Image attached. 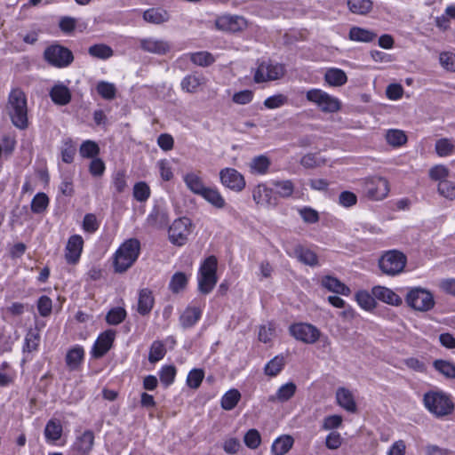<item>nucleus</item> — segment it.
Listing matches in <instances>:
<instances>
[{"label": "nucleus", "instance_id": "obj_1", "mask_svg": "<svg viewBox=\"0 0 455 455\" xmlns=\"http://www.w3.org/2000/svg\"><path fill=\"white\" fill-rule=\"evenodd\" d=\"M5 111L13 126L20 130H25L28 127L27 97L21 89L13 88L10 92Z\"/></svg>", "mask_w": 455, "mask_h": 455}, {"label": "nucleus", "instance_id": "obj_2", "mask_svg": "<svg viewBox=\"0 0 455 455\" xmlns=\"http://www.w3.org/2000/svg\"><path fill=\"white\" fill-rule=\"evenodd\" d=\"M422 401L425 408L437 419H444L451 415L455 410L451 396L442 390H430L425 393Z\"/></svg>", "mask_w": 455, "mask_h": 455}, {"label": "nucleus", "instance_id": "obj_3", "mask_svg": "<svg viewBox=\"0 0 455 455\" xmlns=\"http://www.w3.org/2000/svg\"><path fill=\"white\" fill-rule=\"evenodd\" d=\"M140 242L137 238L125 240L114 255V269L116 273L126 272L138 259Z\"/></svg>", "mask_w": 455, "mask_h": 455}, {"label": "nucleus", "instance_id": "obj_4", "mask_svg": "<svg viewBox=\"0 0 455 455\" xmlns=\"http://www.w3.org/2000/svg\"><path fill=\"white\" fill-rule=\"evenodd\" d=\"M306 99L315 104L320 111L326 114L337 113L341 109L340 100L321 89H310L306 92Z\"/></svg>", "mask_w": 455, "mask_h": 455}, {"label": "nucleus", "instance_id": "obj_5", "mask_svg": "<svg viewBox=\"0 0 455 455\" xmlns=\"http://www.w3.org/2000/svg\"><path fill=\"white\" fill-rule=\"evenodd\" d=\"M217 265L218 261L214 256L208 257L201 265L198 275V290L201 293L208 294L215 287L218 281Z\"/></svg>", "mask_w": 455, "mask_h": 455}, {"label": "nucleus", "instance_id": "obj_6", "mask_svg": "<svg viewBox=\"0 0 455 455\" xmlns=\"http://www.w3.org/2000/svg\"><path fill=\"white\" fill-rule=\"evenodd\" d=\"M407 262L406 256L396 250L387 251L379 260V267L387 275H395L403 271Z\"/></svg>", "mask_w": 455, "mask_h": 455}, {"label": "nucleus", "instance_id": "obj_7", "mask_svg": "<svg viewBox=\"0 0 455 455\" xmlns=\"http://www.w3.org/2000/svg\"><path fill=\"white\" fill-rule=\"evenodd\" d=\"M285 74L283 64L274 63L271 60H264L258 64L254 73V82L257 84L278 80Z\"/></svg>", "mask_w": 455, "mask_h": 455}, {"label": "nucleus", "instance_id": "obj_8", "mask_svg": "<svg viewBox=\"0 0 455 455\" xmlns=\"http://www.w3.org/2000/svg\"><path fill=\"white\" fill-rule=\"evenodd\" d=\"M44 60L56 68H66L74 60L72 52L60 44H52L44 52Z\"/></svg>", "mask_w": 455, "mask_h": 455}, {"label": "nucleus", "instance_id": "obj_9", "mask_svg": "<svg viewBox=\"0 0 455 455\" xmlns=\"http://www.w3.org/2000/svg\"><path fill=\"white\" fill-rule=\"evenodd\" d=\"M406 302L411 307L419 311H428L435 305L432 293L419 287L413 288L408 292Z\"/></svg>", "mask_w": 455, "mask_h": 455}, {"label": "nucleus", "instance_id": "obj_10", "mask_svg": "<svg viewBox=\"0 0 455 455\" xmlns=\"http://www.w3.org/2000/svg\"><path fill=\"white\" fill-rule=\"evenodd\" d=\"M190 233L191 220L188 218H180L169 228V239L173 244L181 246L186 243Z\"/></svg>", "mask_w": 455, "mask_h": 455}, {"label": "nucleus", "instance_id": "obj_11", "mask_svg": "<svg viewBox=\"0 0 455 455\" xmlns=\"http://www.w3.org/2000/svg\"><path fill=\"white\" fill-rule=\"evenodd\" d=\"M248 26L246 19L240 15L224 14L219 16L215 20V27L225 32H240Z\"/></svg>", "mask_w": 455, "mask_h": 455}, {"label": "nucleus", "instance_id": "obj_12", "mask_svg": "<svg viewBox=\"0 0 455 455\" xmlns=\"http://www.w3.org/2000/svg\"><path fill=\"white\" fill-rule=\"evenodd\" d=\"M290 333L296 339L307 344H314L320 337V331L309 323H294L290 326Z\"/></svg>", "mask_w": 455, "mask_h": 455}, {"label": "nucleus", "instance_id": "obj_13", "mask_svg": "<svg viewBox=\"0 0 455 455\" xmlns=\"http://www.w3.org/2000/svg\"><path fill=\"white\" fill-rule=\"evenodd\" d=\"M389 192V185L387 179L382 177H372L365 181V193L373 200L384 199Z\"/></svg>", "mask_w": 455, "mask_h": 455}, {"label": "nucleus", "instance_id": "obj_14", "mask_svg": "<svg viewBox=\"0 0 455 455\" xmlns=\"http://www.w3.org/2000/svg\"><path fill=\"white\" fill-rule=\"evenodd\" d=\"M220 177L221 183L231 190L240 192L245 187L243 176L233 168H225L220 171Z\"/></svg>", "mask_w": 455, "mask_h": 455}, {"label": "nucleus", "instance_id": "obj_15", "mask_svg": "<svg viewBox=\"0 0 455 455\" xmlns=\"http://www.w3.org/2000/svg\"><path fill=\"white\" fill-rule=\"evenodd\" d=\"M84 246V240L81 235H74L68 238L65 250V259L68 264L78 262Z\"/></svg>", "mask_w": 455, "mask_h": 455}, {"label": "nucleus", "instance_id": "obj_16", "mask_svg": "<svg viewBox=\"0 0 455 455\" xmlns=\"http://www.w3.org/2000/svg\"><path fill=\"white\" fill-rule=\"evenodd\" d=\"M116 336V331L108 330L102 332L97 339L92 348V355L95 358L102 357L112 347Z\"/></svg>", "mask_w": 455, "mask_h": 455}, {"label": "nucleus", "instance_id": "obj_17", "mask_svg": "<svg viewBox=\"0 0 455 455\" xmlns=\"http://www.w3.org/2000/svg\"><path fill=\"white\" fill-rule=\"evenodd\" d=\"M252 199L263 206H275L277 204L276 197L273 195V189L267 188L265 184H259L252 191Z\"/></svg>", "mask_w": 455, "mask_h": 455}, {"label": "nucleus", "instance_id": "obj_18", "mask_svg": "<svg viewBox=\"0 0 455 455\" xmlns=\"http://www.w3.org/2000/svg\"><path fill=\"white\" fill-rule=\"evenodd\" d=\"M140 45L143 51L155 54H165L171 48L167 41L152 37L141 39Z\"/></svg>", "mask_w": 455, "mask_h": 455}, {"label": "nucleus", "instance_id": "obj_19", "mask_svg": "<svg viewBox=\"0 0 455 455\" xmlns=\"http://www.w3.org/2000/svg\"><path fill=\"white\" fill-rule=\"evenodd\" d=\"M93 445L94 434L92 430H86L76 437L73 444V449L80 455H89Z\"/></svg>", "mask_w": 455, "mask_h": 455}, {"label": "nucleus", "instance_id": "obj_20", "mask_svg": "<svg viewBox=\"0 0 455 455\" xmlns=\"http://www.w3.org/2000/svg\"><path fill=\"white\" fill-rule=\"evenodd\" d=\"M373 296L392 306H399L402 304V299L392 290L383 287V286H375L372 288Z\"/></svg>", "mask_w": 455, "mask_h": 455}, {"label": "nucleus", "instance_id": "obj_21", "mask_svg": "<svg viewBox=\"0 0 455 455\" xmlns=\"http://www.w3.org/2000/svg\"><path fill=\"white\" fill-rule=\"evenodd\" d=\"M50 97L55 104L65 106L71 100V92L66 85L58 84L51 89Z\"/></svg>", "mask_w": 455, "mask_h": 455}, {"label": "nucleus", "instance_id": "obj_22", "mask_svg": "<svg viewBox=\"0 0 455 455\" xmlns=\"http://www.w3.org/2000/svg\"><path fill=\"white\" fill-rule=\"evenodd\" d=\"M321 284L323 287L331 292L344 296L350 294V289L336 277L325 275L322 278Z\"/></svg>", "mask_w": 455, "mask_h": 455}, {"label": "nucleus", "instance_id": "obj_23", "mask_svg": "<svg viewBox=\"0 0 455 455\" xmlns=\"http://www.w3.org/2000/svg\"><path fill=\"white\" fill-rule=\"evenodd\" d=\"M336 399L338 404L344 408L346 411L349 412H355L356 411V403L355 402L354 396L352 393L345 388L339 387L336 392Z\"/></svg>", "mask_w": 455, "mask_h": 455}, {"label": "nucleus", "instance_id": "obj_24", "mask_svg": "<svg viewBox=\"0 0 455 455\" xmlns=\"http://www.w3.org/2000/svg\"><path fill=\"white\" fill-rule=\"evenodd\" d=\"M202 310L196 307H188L180 316L182 328L188 329L194 326L201 318Z\"/></svg>", "mask_w": 455, "mask_h": 455}, {"label": "nucleus", "instance_id": "obj_25", "mask_svg": "<svg viewBox=\"0 0 455 455\" xmlns=\"http://www.w3.org/2000/svg\"><path fill=\"white\" fill-rule=\"evenodd\" d=\"M271 160L265 155L253 157L250 164V172L256 175H265L268 172Z\"/></svg>", "mask_w": 455, "mask_h": 455}, {"label": "nucleus", "instance_id": "obj_26", "mask_svg": "<svg viewBox=\"0 0 455 455\" xmlns=\"http://www.w3.org/2000/svg\"><path fill=\"white\" fill-rule=\"evenodd\" d=\"M84 357V350L80 346L69 349L66 355V364L69 371H76L79 368Z\"/></svg>", "mask_w": 455, "mask_h": 455}, {"label": "nucleus", "instance_id": "obj_27", "mask_svg": "<svg viewBox=\"0 0 455 455\" xmlns=\"http://www.w3.org/2000/svg\"><path fill=\"white\" fill-rule=\"evenodd\" d=\"M294 254L296 258L303 264L315 267L318 265V257L316 253L308 248L302 245H297L294 248Z\"/></svg>", "mask_w": 455, "mask_h": 455}, {"label": "nucleus", "instance_id": "obj_28", "mask_svg": "<svg viewBox=\"0 0 455 455\" xmlns=\"http://www.w3.org/2000/svg\"><path fill=\"white\" fill-rule=\"evenodd\" d=\"M294 439L291 435H283L276 438L271 446V451L274 455H284L292 447Z\"/></svg>", "mask_w": 455, "mask_h": 455}, {"label": "nucleus", "instance_id": "obj_29", "mask_svg": "<svg viewBox=\"0 0 455 455\" xmlns=\"http://www.w3.org/2000/svg\"><path fill=\"white\" fill-rule=\"evenodd\" d=\"M187 188L194 194L202 196L207 187L204 186L202 178L195 172L187 173L183 177Z\"/></svg>", "mask_w": 455, "mask_h": 455}, {"label": "nucleus", "instance_id": "obj_30", "mask_svg": "<svg viewBox=\"0 0 455 455\" xmlns=\"http://www.w3.org/2000/svg\"><path fill=\"white\" fill-rule=\"evenodd\" d=\"M324 81L331 86H342L347 81L346 73L339 68H331L324 74Z\"/></svg>", "mask_w": 455, "mask_h": 455}, {"label": "nucleus", "instance_id": "obj_31", "mask_svg": "<svg viewBox=\"0 0 455 455\" xmlns=\"http://www.w3.org/2000/svg\"><path fill=\"white\" fill-rule=\"evenodd\" d=\"M205 84V79L203 76L191 74L186 76L181 83V89L189 93H196L200 86Z\"/></svg>", "mask_w": 455, "mask_h": 455}, {"label": "nucleus", "instance_id": "obj_32", "mask_svg": "<svg viewBox=\"0 0 455 455\" xmlns=\"http://www.w3.org/2000/svg\"><path fill=\"white\" fill-rule=\"evenodd\" d=\"M154 305V298L152 296V292L148 289H142L139 292V299H138V312L142 315H148Z\"/></svg>", "mask_w": 455, "mask_h": 455}, {"label": "nucleus", "instance_id": "obj_33", "mask_svg": "<svg viewBox=\"0 0 455 455\" xmlns=\"http://www.w3.org/2000/svg\"><path fill=\"white\" fill-rule=\"evenodd\" d=\"M143 19L149 23L162 24L169 20L167 11L161 8H150L144 12Z\"/></svg>", "mask_w": 455, "mask_h": 455}, {"label": "nucleus", "instance_id": "obj_34", "mask_svg": "<svg viewBox=\"0 0 455 455\" xmlns=\"http://www.w3.org/2000/svg\"><path fill=\"white\" fill-rule=\"evenodd\" d=\"M348 37L352 41L370 43L377 37V34L363 28L353 27L349 30Z\"/></svg>", "mask_w": 455, "mask_h": 455}, {"label": "nucleus", "instance_id": "obj_35", "mask_svg": "<svg viewBox=\"0 0 455 455\" xmlns=\"http://www.w3.org/2000/svg\"><path fill=\"white\" fill-rule=\"evenodd\" d=\"M296 389L297 387L293 382H288L282 385L276 391L275 395L269 397V401H279L281 403L286 402L294 395Z\"/></svg>", "mask_w": 455, "mask_h": 455}, {"label": "nucleus", "instance_id": "obj_36", "mask_svg": "<svg viewBox=\"0 0 455 455\" xmlns=\"http://www.w3.org/2000/svg\"><path fill=\"white\" fill-rule=\"evenodd\" d=\"M272 185L275 188V193L282 198H289L292 196L295 186L291 180H273Z\"/></svg>", "mask_w": 455, "mask_h": 455}, {"label": "nucleus", "instance_id": "obj_37", "mask_svg": "<svg viewBox=\"0 0 455 455\" xmlns=\"http://www.w3.org/2000/svg\"><path fill=\"white\" fill-rule=\"evenodd\" d=\"M241 399L240 392L235 389H230L224 394L221 398V407L226 411L233 410Z\"/></svg>", "mask_w": 455, "mask_h": 455}, {"label": "nucleus", "instance_id": "obj_38", "mask_svg": "<svg viewBox=\"0 0 455 455\" xmlns=\"http://www.w3.org/2000/svg\"><path fill=\"white\" fill-rule=\"evenodd\" d=\"M201 196L218 209H222L226 205L225 199L215 188H207Z\"/></svg>", "mask_w": 455, "mask_h": 455}, {"label": "nucleus", "instance_id": "obj_39", "mask_svg": "<svg viewBox=\"0 0 455 455\" xmlns=\"http://www.w3.org/2000/svg\"><path fill=\"white\" fill-rule=\"evenodd\" d=\"M347 6L353 13L364 15L371 12L372 2L371 0H348Z\"/></svg>", "mask_w": 455, "mask_h": 455}, {"label": "nucleus", "instance_id": "obj_40", "mask_svg": "<svg viewBox=\"0 0 455 455\" xmlns=\"http://www.w3.org/2000/svg\"><path fill=\"white\" fill-rule=\"evenodd\" d=\"M386 140L390 146L398 148L406 143L407 136L401 130L390 129L386 133Z\"/></svg>", "mask_w": 455, "mask_h": 455}, {"label": "nucleus", "instance_id": "obj_41", "mask_svg": "<svg viewBox=\"0 0 455 455\" xmlns=\"http://www.w3.org/2000/svg\"><path fill=\"white\" fill-rule=\"evenodd\" d=\"M61 434L62 427L58 421L51 419L47 422L44 428V435L46 440L55 442L60 438Z\"/></svg>", "mask_w": 455, "mask_h": 455}, {"label": "nucleus", "instance_id": "obj_42", "mask_svg": "<svg viewBox=\"0 0 455 455\" xmlns=\"http://www.w3.org/2000/svg\"><path fill=\"white\" fill-rule=\"evenodd\" d=\"M88 52L91 56L101 60H107L114 54L112 48L104 44H98L90 46Z\"/></svg>", "mask_w": 455, "mask_h": 455}, {"label": "nucleus", "instance_id": "obj_43", "mask_svg": "<svg viewBox=\"0 0 455 455\" xmlns=\"http://www.w3.org/2000/svg\"><path fill=\"white\" fill-rule=\"evenodd\" d=\"M97 92L107 100H112L116 98V88L112 83L100 81L96 86Z\"/></svg>", "mask_w": 455, "mask_h": 455}, {"label": "nucleus", "instance_id": "obj_44", "mask_svg": "<svg viewBox=\"0 0 455 455\" xmlns=\"http://www.w3.org/2000/svg\"><path fill=\"white\" fill-rule=\"evenodd\" d=\"M435 369L448 379H455V364L445 360H435Z\"/></svg>", "mask_w": 455, "mask_h": 455}, {"label": "nucleus", "instance_id": "obj_45", "mask_svg": "<svg viewBox=\"0 0 455 455\" xmlns=\"http://www.w3.org/2000/svg\"><path fill=\"white\" fill-rule=\"evenodd\" d=\"M40 341V335L37 330H29L25 337V344L23 347L24 352H33L38 347Z\"/></svg>", "mask_w": 455, "mask_h": 455}, {"label": "nucleus", "instance_id": "obj_46", "mask_svg": "<svg viewBox=\"0 0 455 455\" xmlns=\"http://www.w3.org/2000/svg\"><path fill=\"white\" fill-rule=\"evenodd\" d=\"M48 205V196L44 193H37L31 201V211L40 214L47 209Z\"/></svg>", "mask_w": 455, "mask_h": 455}, {"label": "nucleus", "instance_id": "obj_47", "mask_svg": "<svg viewBox=\"0 0 455 455\" xmlns=\"http://www.w3.org/2000/svg\"><path fill=\"white\" fill-rule=\"evenodd\" d=\"M190 60L197 66L208 67L215 61V58L208 52L190 53Z\"/></svg>", "mask_w": 455, "mask_h": 455}, {"label": "nucleus", "instance_id": "obj_48", "mask_svg": "<svg viewBox=\"0 0 455 455\" xmlns=\"http://www.w3.org/2000/svg\"><path fill=\"white\" fill-rule=\"evenodd\" d=\"M187 283L188 278L186 275L182 272H177L172 275L169 283V288L172 292L178 293L185 289Z\"/></svg>", "mask_w": 455, "mask_h": 455}, {"label": "nucleus", "instance_id": "obj_49", "mask_svg": "<svg viewBox=\"0 0 455 455\" xmlns=\"http://www.w3.org/2000/svg\"><path fill=\"white\" fill-rule=\"evenodd\" d=\"M455 150V145L450 139H440L435 142V151L440 156L451 155Z\"/></svg>", "mask_w": 455, "mask_h": 455}, {"label": "nucleus", "instance_id": "obj_50", "mask_svg": "<svg viewBox=\"0 0 455 455\" xmlns=\"http://www.w3.org/2000/svg\"><path fill=\"white\" fill-rule=\"evenodd\" d=\"M62 143L61 159L64 163L70 164L74 160L76 147L70 138L64 139Z\"/></svg>", "mask_w": 455, "mask_h": 455}, {"label": "nucleus", "instance_id": "obj_51", "mask_svg": "<svg viewBox=\"0 0 455 455\" xmlns=\"http://www.w3.org/2000/svg\"><path fill=\"white\" fill-rule=\"evenodd\" d=\"M438 193L449 200H455V182L451 180H441L437 187Z\"/></svg>", "mask_w": 455, "mask_h": 455}, {"label": "nucleus", "instance_id": "obj_52", "mask_svg": "<svg viewBox=\"0 0 455 455\" xmlns=\"http://www.w3.org/2000/svg\"><path fill=\"white\" fill-rule=\"evenodd\" d=\"M166 350L164 345L161 341H154L150 347V351L148 355V361L152 363H155L165 355Z\"/></svg>", "mask_w": 455, "mask_h": 455}, {"label": "nucleus", "instance_id": "obj_53", "mask_svg": "<svg viewBox=\"0 0 455 455\" xmlns=\"http://www.w3.org/2000/svg\"><path fill=\"white\" fill-rule=\"evenodd\" d=\"M80 155L85 158H95L100 153L98 144L92 140H85L80 147Z\"/></svg>", "mask_w": 455, "mask_h": 455}, {"label": "nucleus", "instance_id": "obj_54", "mask_svg": "<svg viewBox=\"0 0 455 455\" xmlns=\"http://www.w3.org/2000/svg\"><path fill=\"white\" fill-rule=\"evenodd\" d=\"M284 365V359L282 356H275L270 360L265 366V373L268 376H276Z\"/></svg>", "mask_w": 455, "mask_h": 455}, {"label": "nucleus", "instance_id": "obj_55", "mask_svg": "<svg viewBox=\"0 0 455 455\" xmlns=\"http://www.w3.org/2000/svg\"><path fill=\"white\" fill-rule=\"evenodd\" d=\"M356 301L365 310L375 307V297L365 291H360L355 295Z\"/></svg>", "mask_w": 455, "mask_h": 455}, {"label": "nucleus", "instance_id": "obj_56", "mask_svg": "<svg viewBox=\"0 0 455 455\" xmlns=\"http://www.w3.org/2000/svg\"><path fill=\"white\" fill-rule=\"evenodd\" d=\"M126 316V311L124 308L117 307L108 311L106 315V321L111 325H116L122 323Z\"/></svg>", "mask_w": 455, "mask_h": 455}, {"label": "nucleus", "instance_id": "obj_57", "mask_svg": "<svg viewBox=\"0 0 455 455\" xmlns=\"http://www.w3.org/2000/svg\"><path fill=\"white\" fill-rule=\"evenodd\" d=\"M176 376V368L173 365H164L159 372L160 381L165 387L173 383Z\"/></svg>", "mask_w": 455, "mask_h": 455}, {"label": "nucleus", "instance_id": "obj_58", "mask_svg": "<svg viewBox=\"0 0 455 455\" xmlns=\"http://www.w3.org/2000/svg\"><path fill=\"white\" fill-rule=\"evenodd\" d=\"M245 445L250 449H257L261 443V437L257 429L251 428L246 432L243 437Z\"/></svg>", "mask_w": 455, "mask_h": 455}, {"label": "nucleus", "instance_id": "obj_59", "mask_svg": "<svg viewBox=\"0 0 455 455\" xmlns=\"http://www.w3.org/2000/svg\"><path fill=\"white\" fill-rule=\"evenodd\" d=\"M148 222L151 226L162 228L168 223V217L164 212L155 210L148 218Z\"/></svg>", "mask_w": 455, "mask_h": 455}, {"label": "nucleus", "instance_id": "obj_60", "mask_svg": "<svg viewBox=\"0 0 455 455\" xmlns=\"http://www.w3.org/2000/svg\"><path fill=\"white\" fill-rule=\"evenodd\" d=\"M150 196V188L145 182H138L133 188V196L139 202H145Z\"/></svg>", "mask_w": 455, "mask_h": 455}, {"label": "nucleus", "instance_id": "obj_61", "mask_svg": "<svg viewBox=\"0 0 455 455\" xmlns=\"http://www.w3.org/2000/svg\"><path fill=\"white\" fill-rule=\"evenodd\" d=\"M204 377V372L201 369H193L189 371L187 378V384L191 388H197L201 385Z\"/></svg>", "mask_w": 455, "mask_h": 455}, {"label": "nucleus", "instance_id": "obj_62", "mask_svg": "<svg viewBox=\"0 0 455 455\" xmlns=\"http://www.w3.org/2000/svg\"><path fill=\"white\" fill-rule=\"evenodd\" d=\"M439 61L443 68L455 72V53L450 52H442L439 56Z\"/></svg>", "mask_w": 455, "mask_h": 455}, {"label": "nucleus", "instance_id": "obj_63", "mask_svg": "<svg viewBox=\"0 0 455 455\" xmlns=\"http://www.w3.org/2000/svg\"><path fill=\"white\" fill-rule=\"evenodd\" d=\"M287 97L283 94H276L267 98L264 106L269 109H274L283 106L287 103Z\"/></svg>", "mask_w": 455, "mask_h": 455}, {"label": "nucleus", "instance_id": "obj_64", "mask_svg": "<svg viewBox=\"0 0 455 455\" xmlns=\"http://www.w3.org/2000/svg\"><path fill=\"white\" fill-rule=\"evenodd\" d=\"M343 419L340 415H331L325 417L323 421L322 428L323 430H333L342 425Z\"/></svg>", "mask_w": 455, "mask_h": 455}]
</instances>
